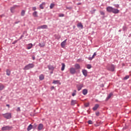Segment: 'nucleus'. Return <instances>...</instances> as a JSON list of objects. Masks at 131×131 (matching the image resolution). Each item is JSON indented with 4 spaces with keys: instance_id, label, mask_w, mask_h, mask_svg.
<instances>
[{
    "instance_id": "f257e3e1",
    "label": "nucleus",
    "mask_w": 131,
    "mask_h": 131,
    "mask_svg": "<svg viewBox=\"0 0 131 131\" xmlns=\"http://www.w3.org/2000/svg\"><path fill=\"white\" fill-rule=\"evenodd\" d=\"M106 11L109 13H113V14H118L119 13V10L110 6L106 8Z\"/></svg>"
},
{
    "instance_id": "f03ea898",
    "label": "nucleus",
    "mask_w": 131,
    "mask_h": 131,
    "mask_svg": "<svg viewBox=\"0 0 131 131\" xmlns=\"http://www.w3.org/2000/svg\"><path fill=\"white\" fill-rule=\"evenodd\" d=\"M33 67H34L33 63H29L24 67V70H29V69H31V68H33Z\"/></svg>"
},
{
    "instance_id": "7ed1b4c3",
    "label": "nucleus",
    "mask_w": 131,
    "mask_h": 131,
    "mask_svg": "<svg viewBox=\"0 0 131 131\" xmlns=\"http://www.w3.org/2000/svg\"><path fill=\"white\" fill-rule=\"evenodd\" d=\"M4 118L6 119H11L12 118V114L10 113H7L3 115Z\"/></svg>"
},
{
    "instance_id": "20e7f679",
    "label": "nucleus",
    "mask_w": 131,
    "mask_h": 131,
    "mask_svg": "<svg viewBox=\"0 0 131 131\" xmlns=\"http://www.w3.org/2000/svg\"><path fill=\"white\" fill-rule=\"evenodd\" d=\"M107 69L109 71H112V72H113L115 70V66L113 64H112L110 66H107Z\"/></svg>"
},
{
    "instance_id": "39448f33",
    "label": "nucleus",
    "mask_w": 131,
    "mask_h": 131,
    "mask_svg": "<svg viewBox=\"0 0 131 131\" xmlns=\"http://www.w3.org/2000/svg\"><path fill=\"white\" fill-rule=\"evenodd\" d=\"M12 127L9 126H5L2 128V130H10L12 129Z\"/></svg>"
},
{
    "instance_id": "423d86ee",
    "label": "nucleus",
    "mask_w": 131,
    "mask_h": 131,
    "mask_svg": "<svg viewBox=\"0 0 131 131\" xmlns=\"http://www.w3.org/2000/svg\"><path fill=\"white\" fill-rule=\"evenodd\" d=\"M70 72L71 74H75L76 73V70L75 68L72 67L70 69Z\"/></svg>"
},
{
    "instance_id": "0eeeda50",
    "label": "nucleus",
    "mask_w": 131,
    "mask_h": 131,
    "mask_svg": "<svg viewBox=\"0 0 131 131\" xmlns=\"http://www.w3.org/2000/svg\"><path fill=\"white\" fill-rule=\"evenodd\" d=\"M48 28L47 25H42L37 27V29H47Z\"/></svg>"
},
{
    "instance_id": "6e6552de",
    "label": "nucleus",
    "mask_w": 131,
    "mask_h": 131,
    "mask_svg": "<svg viewBox=\"0 0 131 131\" xmlns=\"http://www.w3.org/2000/svg\"><path fill=\"white\" fill-rule=\"evenodd\" d=\"M67 41V39H65L61 43V48H65L66 46V42Z\"/></svg>"
},
{
    "instance_id": "1a4fd4ad",
    "label": "nucleus",
    "mask_w": 131,
    "mask_h": 131,
    "mask_svg": "<svg viewBox=\"0 0 131 131\" xmlns=\"http://www.w3.org/2000/svg\"><path fill=\"white\" fill-rule=\"evenodd\" d=\"M18 7V6L17 5H14L13 7H11L10 8V11L11 12V13H14L15 9H16V8Z\"/></svg>"
},
{
    "instance_id": "9d476101",
    "label": "nucleus",
    "mask_w": 131,
    "mask_h": 131,
    "mask_svg": "<svg viewBox=\"0 0 131 131\" xmlns=\"http://www.w3.org/2000/svg\"><path fill=\"white\" fill-rule=\"evenodd\" d=\"M82 72L85 77L88 76V71H86V70H82Z\"/></svg>"
},
{
    "instance_id": "9b49d317",
    "label": "nucleus",
    "mask_w": 131,
    "mask_h": 131,
    "mask_svg": "<svg viewBox=\"0 0 131 131\" xmlns=\"http://www.w3.org/2000/svg\"><path fill=\"white\" fill-rule=\"evenodd\" d=\"M43 128V124H39L38 126V130H41Z\"/></svg>"
},
{
    "instance_id": "f8f14e48",
    "label": "nucleus",
    "mask_w": 131,
    "mask_h": 131,
    "mask_svg": "<svg viewBox=\"0 0 131 131\" xmlns=\"http://www.w3.org/2000/svg\"><path fill=\"white\" fill-rule=\"evenodd\" d=\"M77 103V101L76 100H72L71 101V105L72 106H74L75 104Z\"/></svg>"
},
{
    "instance_id": "ddd939ff",
    "label": "nucleus",
    "mask_w": 131,
    "mask_h": 131,
    "mask_svg": "<svg viewBox=\"0 0 131 131\" xmlns=\"http://www.w3.org/2000/svg\"><path fill=\"white\" fill-rule=\"evenodd\" d=\"M48 68L49 70H52V71H54V69H55V68H54V67L52 65H48Z\"/></svg>"
},
{
    "instance_id": "4468645a",
    "label": "nucleus",
    "mask_w": 131,
    "mask_h": 131,
    "mask_svg": "<svg viewBox=\"0 0 131 131\" xmlns=\"http://www.w3.org/2000/svg\"><path fill=\"white\" fill-rule=\"evenodd\" d=\"M83 87V84H80V85H77V88L78 89V91H79Z\"/></svg>"
},
{
    "instance_id": "2eb2a0df",
    "label": "nucleus",
    "mask_w": 131,
    "mask_h": 131,
    "mask_svg": "<svg viewBox=\"0 0 131 131\" xmlns=\"http://www.w3.org/2000/svg\"><path fill=\"white\" fill-rule=\"evenodd\" d=\"M74 67H75V69L76 70L80 69V66L78 63L75 64L74 65Z\"/></svg>"
},
{
    "instance_id": "dca6fc26",
    "label": "nucleus",
    "mask_w": 131,
    "mask_h": 131,
    "mask_svg": "<svg viewBox=\"0 0 131 131\" xmlns=\"http://www.w3.org/2000/svg\"><path fill=\"white\" fill-rule=\"evenodd\" d=\"M39 78L40 80H43V79H45V76L43 74H41L40 75Z\"/></svg>"
},
{
    "instance_id": "f3484780",
    "label": "nucleus",
    "mask_w": 131,
    "mask_h": 131,
    "mask_svg": "<svg viewBox=\"0 0 131 131\" xmlns=\"http://www.w3.org/2000/svg\"><path fill=\"white\" fill-rule=\"evenodd\" d=\"M6 74L8 76H10L11 75V71L9 69L6 70Z\"/></svg>"
},
{
    "instance_id": "a211bd4d",
    "label": "nucleus",
    "mask_w": 131,
    "mask_h": 131,
    "mask_svg": "<svg viewBox=\"0 0 131 131\" xmlns=\"http://www.w3.org/2000/svg\"><path fill=\"white\" fill-rule=\"evenodd\" d=\"M32 46H33L32 43L28 44L27 48V50H30V49H31L32 48Z\"/></svg>"
},
{
    "instance_id": "6ab92c4d",
    "label": "nucleus",
    "mask_w": 131,
    "mask_h": 131,
    "mask_svg": "<svg viewBox=\"0 0 131 131\" xmlns=\"http://www.w3.org/2000/svg\"><path fill=\"white\" fill-rule=\"evenodd\" d=\"M98 108H99V104H95V106L93 108V110L94 111H96V110H97V109H98Z\"/></svg>"
},
{
    "instance_id": "aec40b11",
    "label": "nucleus",
    "mask_w": 131,
    "mask_h": 131,
    "mask_svg": "<svg viewBox=\"0 0 131 131\" xmlns=\"http://www.w3.org/2000/svg\"><path fill=\"white\" fill-rule=\"evenodd\" d=\"M77 27H80L81 28V29H82L83 28V26L82 25V24L80 23L77 24Z\"/></svg>"
},
{
    "instance_id": "412c9836",
    "label": "nucleus",
    "mask_w": 131,
    "mask_h": 131,
    "mask_svg": "<svg viewBox=\"0 0 131 131\" xmlns=\"http://www.w3.org/2000/svg\"><path fill=\"white\" fill-rule=\"evenodd\" d=\"M82 94H83V95L85 96V95H86V94H88V90H86V89L83 90Z\"/></svg>"
},
{
    "instance_id": "4be33fe9",
    "label": "nucleus",
    "mask_w": 131,
    "mask_h": 131,
    "mask_svg": "<svg viewBox=\"0 0 131 131\" xmlns=\"http://www.w3.org/2000/svg\"><path fill=\"white\" fill-rule=\"evenodd\" d=\"M62 67H61V71H64V69H65V63H61Z\"/></svg>"
},
{
    "instance_id": "5701e85b",
    "label": "nucleus",
    "mask_w": 131,
    "mask_h": 131,
    "mask_svg": "<svg viewBox=\"0 0 131 131\" xmlns=\"http://www.w3.org/2000/svg\"><path fill=\"white\" fill-rule=\"evenodd\" d=\"M53 83H54V84H57L58 83L61 84V83H60V81L59 80H54Z\"/></svg>"
},
{
    "instance_id": "b1692460",
    "label": "nucleus",
    "mask_w": 131,
    "mask_h": 131,
    "mask_svg": "<svg viewBox=\"0 0 131 131\" xmlns=\"http://www.w3.org/2000/svg\"><path fill=\"white\" fill-rule=\"evenodd\" d=\"M33 16L35 17H37L38 16L37 15V11H35L33 13Z\"/></svg>"
},
{
    "instance_id": "393cba45",
    "label": "nucleus",
    "mask_w": 131,
    "mask_h": 131,
    "mask_svg": "<svg viewBox=\"0 0 131 131\" xmlns=\"http://www.w3.org/2000/svg\"><path fill=\"white\" fill-rule=\"evenodd\" d=\"M31 129H32V125L30 124L27 128V130L29 131L31 130Z\"/></svg>"
},
{
    "instance_id": "a878e982",
    "label": "nucleus",
    "mask_w": 131,
    "mask_h": 131,
    "mask_svg": "<svg viewBox=\"0 0 131 131\" xmlns=\"http://www.w3.org/2000/svg\"><path fill=\"white\" fill-rule=\"evenodd\" d=\"M46 5V3H45V2L42 3L39 6V8L40 9H43V6Z\"/></svg>"
},
{
    "instance_id": "bb28decb",
    "label": "nucleus",
    "mask_w": 131,
    "mask_h": 131,
    "mask_svg": "<svg viewBox=\"0 0 131 131\" xmlns=\"http://www.w3.org/2000/svg\"><path fill=\"white\" fill-rule=\"evenodd\" d=\"M113 95V94L112 93H110L106 98V100H109V99H110V98H111V97H112Z\"/></svg>"
},
{
    "instance_id": "cd10ccee",
    "label": "nucleus",
    "mask_w": 131,
    "mask_h": 131,
    "mask_svg": "<svg viewBox=\"0 0 131 131\" xmlns=\"http://www.w3.org/2000/svg\"><path fill=\"white\" fill-rule=\"evenodd\" d=\"M5 89V86L3 84L0 85V91H3Z\"/></svg>"
},
{
    "instance_id": "c85d7f7f",
    "label": "nucleus",
    "mask_w": 131,
    "mask_h": 131,
    "mask_svg": "<svg viewBox=\"0 0 131 131\" xmlns=\"http://www.w3.org/2000/svg\"><path fill=\"white\" fill-rule=\"evenodd\" d=\"M45 44L44 43H39V44H38V46L39 47H40V48H43L44 47H45Z\"/></svg>"
},
{
    "instance_id": "c756f323",
    "label": "nucleus",
    "mask_w": 131,
    "mask_h": 131,
    "mask_svg": "<svg viewBox=\"0 0 131 131\" xmlns=\"http://www.w3.org/2000/svg\"><path fill=\"white\" fill-rule=\"evenodd\" d=\"M54 7H55V4L52 3V4L50 5V9H53V8H54Z\"/></svg>"
},
{
    "instance_id": "7c9ffc66",
    "label": "nucleus",
    "mask_w": 131,
    "mask_h": 131,
    "mask_svg": "<svg viewBox=\"0 0 131 131\" xmlns=\"http://www.w3.org/2000/svg\"><path fill=\"white\" fill-rule=\"evenodd\" d=\"M76 95V90H74L72 95L73 97H74Z\"/></svg>"
},
{
    "instance_id": "2f4dec72",
    "label": "nucleus",
    "mask_w": 131,
    "mask_h": 131,
    "mask_svg": "<svg viewBox=\"0 0 131 131\" xmlns=\"http://www.w3.org/2000/svg\"><path fill=\"white\" fill-rule=\"evenodd\" d=\"M128 78H129V76L127 75L125 77H124V80H126V79H128Z\"/></svg>"
},
{
    "instance_id": "473e14b6",
    "label": "nucleus",
    "mask_w": 131,
    "mask_h": 131,
    "mask_svg": "<svg viewBox=\"0 0 131 131\" xmlns=\"http://www.w3.org/2000/svg\"><path fill=\"white\" fill-rule=\"evenodd\" d=\"M24 15H25V11L22 10V11L21 12V16H24Z\"/></svg>"
},
{
    "instance_id": "72a5a7b5",
    "label": "nucleus",
    "mask_w": 131,
    "mask_h": 131,
    "mask_svg": "<svg viewBox=\"0 0 131 131\" xmlns=\"http://www.w3.org/2000/svg\"><path fill=\"white\" fill-rule=\"evenodd\" d=\"M87 68L88 69H91L92 68V66H91V64H88Z\"/></svg>"
},
{
    "instance_id": "f704fd0d",
    "label": "nucleus",
    "mask_w": 131,
    "mask_h": 131,
    "mask_svg": "<svg viewBox=\"0 0 131 131\" xmlns=\"http://www.w3.org/2000/svg\"><path fill=\"white\" fill-rule=\"evenodd\" d=\"M114 6L115 8H119V5L118 4H114Z\"/></svg>"
},
{
    "instance_id": "c9c22d12",
    "label": "nucleus",
    "mask_w": 131,
    "mask_h": 131,
    "mask_svg": "<svg viewBox=\"0 0 131 131\" xmlns=\"http://www.w3.org/2000/svg\"><path fill=\"white\" fill-rule=\"evenodd\" d=\"M100 13L101 14V15H102V16H104L105 15V13L103 11H100Z\"/></svg>"
},
{
    "instance_id": "e433bc0d",
    "label": "nucleus",
    "mask_w": 131,
    "mask_h": 131,
    "mask_svg": "<svg viewBox=\"0 0 131 131\" xmlns=\"http://www.w3.org/2000/svg\"><path fill=\"white\" fill-rule=\"evenodd\" d=\"M96 56H97V53L95 52L94 53L93 55L92 56V58H95V57H96Z\"/></svg>"
},
{
    "instance_id": "4c0bfd02",
    "label": "nucleus",
    "mask_w": 131,
    "mask_h": 131,
    "mask_svg": "<svg viewBox=\"0 0 131 131\" xmlns=\"http://www.w3.org/2000/svg\"><path fill=\"white\" fill-rule=\"evenodd\" d=\"M88 123H89V124H93V121L91 120H89L88 121Z\"/></svg>"
},
{
    "instance_id": "58836bf2",
    "label": "nucleus",
    "mask_w": 131,
    "mask_h": 131,
    "mask_svg": "<svg viewBox=\"0 0 131 131\" xmlns=\"http://www.w3.org/2000/svg\"><path fill=\"white\" fill-rule=\"evenodd\" d=\"M96 116H99L100 115V113L99 112H97L96 113Z\"/></svg>"
},
{
    "instance_id": "ea45409f",
    "label": "nucleus",
    "mask_w": 131,
    "mask_h": 131,
    "mask_svg": "<svg viewBox=\"0 0 131 131\" xmlns=\"http://www.w3.org/2000/svg\"><path fill=\"white\" fill-rule=\"evenodd\" d=\"M59 17H64V14H59Z\"/></svg>"
},
{
    "instance_id": "a19ab883",
    "label": "nucleus",
    "mask_w": 131,
    "mask_h": 131,
    "mask_svg": "<svg viewBox=\"0 0 131 131\" xmlns=\"http://www.w3.org/2000/svg\"><path fill=\"white\" fill-rule=\"evenodd\" d=\"M36 10V7H34L32 8V10L33 11H35Z\"/></svg>"
},
{
    "instance_id": "79ce46f5",
    "label": "nucleus",
    "mask_w": 131,
    "mask_h": 131,
    "mask_svg": "<svg viewBox=\"0 0 131 131\" xmlns=\"http://www.w3.org/2000/svg\"><path fill=\"white\" fill-rule=\"evenodd\" d=\"M126 30V27H123V30Z\"/></svg>"
},
{
    "instance_id": "37998d69",
    "label": "nucleus",
    "mask_w": 131,
    "mask_h": 131,
    "mask_svg": "<svg viewBox=\"0 0 131 131\" xmlns=\"http://www.w3.org/2000/svg\"><path fill=\"white\" fill-rule=\"evenodd\" d=\"M93 59H94V58H93V57L89 58V60H93Z\"/></svg>"
},
{
    "instance_id": "c03bdc74",
    "label": "nucleus",
    "mask_w": 131,
    "mask_h": 131,
    "mask_svg": "<svg viewBox=\"0 0 131 131\" xmlns=\"http://www.w3.org/2000/svg\"><path fill=\"white\" fill-rule=\"evenodd\" d=\"M33 60H35V57L34 56H32Z\"/></svg>"
},
{
    "instance_id": "a18cd8bd",
    "label": "nucleus",
    "mask_w": 131,
    "mask_h": 131,
    "mask_svg": "<svg viewBox=\"0 0 131 131\" xmlns=\"http://www.w3.org/2000/svg\"><path fill=\"white\" fill-rule=\"evenodd\" d=\"M6 106H7V107H8V108H10V105L9 104H7Z\"/></svg>"
},
{
    "instance_id": "49530a36",
    "label": "nucleus",
    "mask_w": 131,
    "mask_h": 131,
    "mask_svg": "<svg viewBox=\"0 0 131 131\" xmlns=\"http://www.w3.org/2000/svg\"><path fill=\"white\" fill-rule=\"evenodd\" d=\"M17 111H20V107L17 108Z\"/></svg>"
},
{
    "instance_id": "de8ad7c7",
    "label": "nucleus",
    "mask_w": 131,
    "mask_h": 131,
    "mask_svg": "<svg viewBox=\"0 0 131 131\" xmlns=\"http://www.w3.org/2000/svg\"><path fill=\"white\" fill-rule=\"evenodd\" d=\"M54 86H52V87H51V90H54Z\"/></svg>"
},
{
    "instance_id": "09e8293b",
    "label": "nucleus",
    "mask_w": 131,
    "mask_h": 131,
    "mask_svg": "<svg viewBox=\"0 0 131 131\" xmlns=\"http://www.w3.org/2000/svg\"><path fill=\"white\" fill-rule=\"evenodd\" d=\"M88 106H89V104H85L86 107H88Z\"/></svg>"
},
{
    "instance_id": "8fccbe9b",
    "label": "nucleus",
    "mask_w": 131,
    "mask_h": 131,
    "mask_svg": "<svg viewBox=\"0 0 131 131\" xmlns=\"http://www.w3.org/2000/svg\"><path fill=\"white\" fill-rule=\"evenodd\" d=\"M81 5V3H78V5Z\"/></svg>"
},
{
    "instance_id": "3c124183",
    "label": "nucleus",
    "mask_w": 131,
    "mask_h": 131,
    "mask_svg": "<svg viewBox=\"0 0 131 131\" xmlns=\"http://www.w3.org/2000/svg\"><path fill=\"white\" fill-rule=\"evenodd\" d=\"M34 126H35V127H36V126H37L36 124H35Z\"/></svg>"
},
{
    "instance_id": "603ef678",
    "label": "nucleus",
    "mask_w": 131,
    "mask_h": 131,
    "mask_svg": "<svg viewBox=\"0 0 131 131\" xmlns=\"http://www.w3.org/2000/svg\"><path fill=\"white\" fill-rule=\"evenodd\" d=\"M51 73H53V72H51Z\"/></svg>"
}]
</instances>
